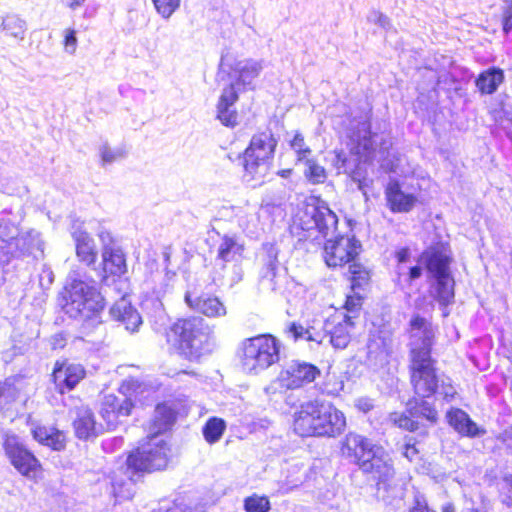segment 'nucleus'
<instances>
[{"mask_svg": "<svg viewBox=\"0 0 512 512\" xmlns=\"http://www.w3.org/2000/svg\"><path fill=\"white\" fill-rule=\"evenodd\" d=\"M342 455L377 481L378 489L402 496L405 483L395 477L393 463L388 453L371 440L357 433H348L341 444Z\"/></svg>", "mask_w": 512, "mask_h": 512, "instance_id": "obj_1", "label": "nucleus"}, {"mask_svg": "<svg viewBox=\"0 0 512 512\" xmlns=\"http://www.w3.org/2000/svg\"><path fill=\"white\" fill-rule=\"evenodd\" d=\"M166 339L189 360H197L215 347L212 328L199 316L177 319L166 330Z\"/></svg>", "mask_w": 512, "mask_h": 512, "instance_id": "obj_2", "label": "nucleus"}, {"mask_svg": "<svg viewBox=\"0 0 512 512\" xmlns=\"http://www.w3.org/2000/svg\"><path fill=\"white\" fill-rule=\"evenodd\" d=\"M282 343L270 334H262L242 341L239 357L243 370L258 374L277 363Z\"/></svg>", "mask_w": 512, "mask_h": 512, "instance_id": "obj_3", "label": "nucleus"}, {"mask_svg": "<svg viewBox=\"0 0 512 512\" xmlns=\"http://www.w3.org/2000/svg\"><path fill=\"white\" fill-rule=\"evenodd\" d=\"M277 140L271 131L255 134L244 152V175L246 182L262 183L271 166Z\"/></svg>", "mask_w": 512, "mask_h": 512, "instance_id": "obj_4", "label": "nucleus"}, {"mask_svg": "<svg viewBox=\"0 0 512 512\" xmlns=\"http://www.w3.org/2000/svg\"><path fill=\"white\" fill-rule=\"evenodd\" d=\"M65 312L72 318H90L104 307L103 297L96 287L83 280L74 279L66 287Z\"/></svg>", "mask_w": 512, "mask_h": 512, "instance_id": "obj_5", "label": "nucleus"}, {"mask_svg": "<svg viewBox=\"0 0 512 512\" xmlns=\"http://www.w3.org/2000/svg\"><path fill=\"white\" fill-rule=\"evenodd\" d=\"M169 448L159 435H150L127 457V467L135 472H152L167 466Z\"/></svg>", "mask_w": 512, "mask_h": 512, "instance_id": "obj_6", "label": "nucleus"}, {"mask_svg": "<svg viewBox=\"0 0 512 512\" xmlns=\"http://www.w3.org/2000/svg\"><path fill=\"white\" fill-rule=\"evenodd\" d=\"M436 332L437 328L433 325L430 319L423 317L418 313L412 314L406 328L409 358L416 359L431 357V350L435 341Z\"/></svg>", "mask_w": 512, "mask_h": 512, "instance_id": "obj_7", "label": "nucleus"}, {"mask_svg": "<svg viewBox=\"0 0 512 512\" xmlns=\"http://www.w3.org/2000/svg\"><path fill=\"white\" fill-rule=\"evenodd\" d=\"M361 244L354 236H339L328 239L324 245V260L329 267L351 264L360 253Z\"/></svg>", "mask_w": 512, "mask_h": 512, "instance_id": "obj_8", "label": "nucleus"}, {"mask_svg": "<svg viewBox=\"0 0 512 512\" xmlns=\"http://www.w3.org/2000/svg\"><path fill=\"white\" fill-rule=\"evenodd\" d=\"M411 383L415 394L420 398H429L438 389V378L432 357L410 359Z\"/></svg>", "mask_w": 512, "mask_h": 512, "instance_id": "obj_9", "label": "nucleus"}, {"mask_svg": "<svg viewBox=\"0 0 512 512\" xmlns=\"http://www.w3.org/2000/svg\"><path fill=\"white\" fill-rule=\"evenodd\" d=\"M303 230H317L324 238L334 233L338 218L336 214L324 203L319 205L307 204L299 217Z\"/></svg>", "mask_w": 512, "mask_h": 512, "instance_id": "obj_10", "label": "nucleus"}, {"mask_svg": "<svg viewBox=\"0 0 512 512\" xmlns=\"http://www.w3.org/2000/svg\"><path fill=\"white\" fill-rule=\"evenodd\" d=\"M353 316L345 313H336L328 318L323 324L322 335L324 340L336 349H344L351 340V333L354 329Z\"/></svg>", "mask_w": 512, "mask_h": 512, "instance_id": "obj_11", "label": "nucleus"}, {"mask_svg": "<svg viewBox=\"0 0 512 512\" xmlns=\"http://www.w3.org/2000/svg\"><path fill=\"white\" fill-rule=\"evenodd\" d=\"M320 375V370L313 364L294 360L279 375L283 387L298 389L313 382Z\"/></svg>", "mask_w": 512, "mask_h": 512, "instance_id": "obj_12", "label": "nucleus"}, {"mask_svg": "<svg viewBox=\"0 0 512 512\" xmlns=\"http://www.w3.org/2000/svg\"><path fill=\"white\" fill-rule=\"evenodd\" d=\"M132 401L127 397L105 395L100 404L99 414L108 430L115 429L123 419L131 414Z\"/></svg>", "mask_w": 512, "mask_h": 512, "instance_id": "obj_13", "label": "nucleus"}, {"mask_svg": "<svg viewBox=\"0 0 512 512\" xmlns=\"http://www.w3.org/2000/svg\"><path fill=\"white\" fill-rule=\"evenodd\" d=\"M321 404L317 401L303 403L294 413L293 430L301 437H317L318 423L321 418L318 417Z\"/></svg>", "mask_w": 512, "mask_h": 512, "instance_id": "obj_14", "label": "nucleus"}, {"mask_svg": "<svg viewBox=\"0 0 512 512\" xmlns=\"http://www.w3.org/2000/svg\"><path fill=\"white\" fill-rule=\"evenodd\" d=\"M317 415L321 418L317 437H336L344 431L346 418L335 406L323 403Z\"/></svg>", "mask_w": 512, "mask_h": 512, "instance_id": "obj_15", "label": "nucleus"}, {"mask_svg": "<svg viewBox=\"0 0 512 512\" xmlns=\"http://www.w3.org/2000/svg\"><path fill=\"white\" fill-rule=\"evenodd\" d=\"M71 236L75 242L78 260L87 266H92L97 260V250L93 238L83 228V222L75 220L71 226Z\"/></svg>", "mask_w": 512, "mask_h": 512, "instance_id": "obj_16", "label": "nucleus"}, {"mask_svg": "<svg viewBox=\"0 0 512 512\" xmlns=\"http://www.w3.org/2000/svg\"><path fill=\"white\" fill-rule=\"evenodd\" d=\"M76 437L88 440L97 437L103 431L102 424H97L94 413L88 406H78L70 411Z\"/></svg>", "mask_w": 512, "mask_h": 512, "instance_id": "obj_17", "label": "nucleus"}, {"mask_svg": "<svg viewBox=\"0 0 512 512\" xmlns=\"http://www.w3.org/2000/svg\"><path fill=\"white\" fill-rule=\"evenodd\" d=\"M185 302L190 309L208 318H220L227 314L226 306L216 296L209 294L193 296L190 292H187Z\"/></svg>", "mask_w": 512, "mask_h": 512, "instance_id": "obj_18", "label": "nucleus"}, {"mask_svg": "<svg viewBox=\"0 0 512 512\" xmlns=\"http://www.w3.org/2000/svg\"><path fill=\"white\" fill-rule=\"evenodd\" d=\"M4 448L12 465L24 476H28L32 469V455L24 448L20 439L15 436H7L4 441Z\"/></svg>", "mask_w": 512, "mask_h": 512, "instance_id": "obj_19", "label": "nucleus"}, {"mask_svg": "<svg viewBox=\"0 0 512 512\" xmlns=\"http://www.w3.org/2000/svg\"><path fill=\"white\" fill-rule=\"evenodd\" d=\"M237 100L238 92L235 84L232 83L222 90L217 104V119L227 127L237 125L238 114L234 109Z\"/></svg>", "mask_w": 512, "mask_h": 512, "instance_id": "obj_20", "label": "nucleus"}, {"mask_svg": "<svg viewBox=\"0 0 512 512\" xmlns=\"http://www.w3.org/2000/svg\"><path fill=\"white\" fill-rule=\"evenodd\" d=\"M351 153L357 155L360 159H368L375 151V141L370 131V123L367 121L361 122L358 125L357 131H354L350 136L349 142Z\"/></svg>", "mask_w": 512, "mask_h": 512, "instance_id": "obj_21", "label": "nucleus"}, {"mask_svg": "<svg viewBox=\"0 0 512 512\" xmlns=\"http://www.w3.org/2000/svg\"><path fill=\"white\" fill-rule=\"evenodd\" d=\"M392 337L388 332L376 331L369 335L367 342V359L377 365L386 361L391 353Z\"/></svg>", "mask_w": 512, "mask_h": 512, "instance_id": "obj_22", "label": "nucleus"}, {"mask_svg": "<svg viewBox=\"0 0 512 512\" xmlns=\"http://www.w3.org/2000/svg\"><path fill=\"white\" fill-rule=\"evenodd\" d=\"M264 69V60L247 58L235 63L233 71L237 74V85L243 86L245 89L253 90L255 88L254 81L259 77Z\"/></svg>", "mask_w": 512, "mask_h": 512, "instance_id": "obj_23", "label": "nucleus"}, {"mask_svg": "<svg viewBox=\"0 0 512 512\" xmlns=\"http://www.w3.org/2000/svg\"><path fill=\"white\" fill-rule=\"evenodd\" d=\"M385 195L390 210L395 213L409 212L417 202V198L413 194L403 192L396 181L388 183Z\"/></svg>", "mask_w": 512, "mask_h": 512, "instance_id": "obj_24", "label": "nucleus"}, {"mask_svg": "<svg viewBox=\"0 0 512 512\" xmlns=\"http://www.w3.org/2000/svg\"><path fill=\"white\" fill-rule=\"evenodd\" d=\"M446 418L449 425L462 436L476 437L485 434V430L480 429L462 409L452 408L447 412Z\"/></svg>", "mask_w": 512, "mask_h": 512, "instance_id": "obj_25", "label": "nucleus"}, {"mask_svg": "<svg viewBox=\"0 0 512 512\" xmlns=\"http://www.w3.org/2000/svg\"><path fill=\"white\" fill-rule=\"evenodd\" d=\"M111 316L125 326L126 330L135 332L142 324L138 311L125 299L121 298L110 309Z\"/></svg>", "mask_w": 512, "mask_h": 512, "instance_id": "obj_26", "label": "nucleus"}, {"mask_svg": "<svg viewBox=\"0 0 512 512\" xmlns=\"http://www.w3.org/2000/svg\"><path fill=\"white\" fill-rule=\"evenodd\" d=\"M55 382L63 392V386L68 390L73 389L85 376V370L80 364H67L56 367L53 371Z\"/></svg>", "mask_w": 512, "mask_h": 512, "instance_id": "obj_27", "label": "nucleus"}, {"mask_svg": "<svg viewBox=\"0 0 512 512\" xmlns=\"http://www.w3.org/2000/svg\"><path fill=\"white\" fill-rule=\"evenodd\" d=\"M244 246L235 236L224 235L217 247V260L224 263L238 262L242 258Z\"/></svg>", "mask_w": 512, "mask_h": 512, "instance_id": "obj_28", "label": "nucleus"}, {"mask_svg": "<svg viewBox=\"0 0 512 512\" xmlns=\"http://www.w3.org/2000/svg\"><path fill=\"white\" fill-rule=\"evenodd\" d=\"M34 440L52 450L60 451L64 449L66 439L65 434L54 427H37L34 429Z\"/></svg>", "mask_w": 512, "mask_h": 512, "instance_id": "obj_29", "label": "nucleus"}, {"mask_svg": "<svg viewBox=\"0 0 512 512\" xmlns=\"http://www.w3.org/2000/svg\"><path fill=\"white\" fill-rule=\"evenodd\" d=\"M104 272L122 275L127 271L124 253L119 248H105L102 252Z\"/></svg>", "mask_w": 512, "mask_h": 512, "instance_id": "obj_30", "label": "nucleus"}, {"mask_svg": "<svg viewBox=\"0 0 512 512\" xmlns=\"http://www.w3.org/2000/svg\"><path fill=\"white\" fill-rule=\"evenodd\" d=\"M504 80V73L500 68H489L482 72L477 80L476 86L483 94H493Z\"/></svg>", "mask_w": 512, "mask_h": 512, "instance_id": "obj_31", "label": "nucleus"}, {"mask_svg": "<svg viewBox=\"0 0 512 512\" xmlns=\"http://www.w3.org/2000/svg\"><path fill=\"white\" fill-rule=\"evenodd\" d=\"M263 249L266 253V264L265 269L261 275V282L264 285L266 282L269 283V287L274 290L275 285L273 280L276 276V270L278 267V249L273 243H265Z\"/></svg>", "mask_w": 512, "mask_h": 512, "instance_id": "obj_32", "label": "nucleus"}, {"mask_svg": "<svg viewBox=\"0 0 512 512\" xmlns=\"http://www.w3.org/2000/svg\"><path fill=\"white\" fill-rule=\"evenodd\" d=\"M431 293L440 305L447 306L452 303L454 299V280L451 275L436 278Z\"/></svg>", "mask_w": 512, "mask_h": 512, "instance_id": "obj_33", "label": "nucleus"}, {"mask_svg": "<svg viewBox=\"0 0 512 512\" xmlns=\"http://www.w3.org/2000/svg\"><path fill=\"white\" fill-rule=\"evenodd\" d=\"M174 410L166 404H158L155 408L152 434L159 435L166 431L175 421Z\"/></svg>", "mask_w": 512, "mask_h": 512, "instance_id": "obj_34", "label": "nucleus"}, {"mask_svg": "<svg viewBox=\"0 0 512 512\" xmlns=\"http://www.w3.org/2000/svg\"><path fill=\"white\" fill-rule=\"evenodd\" d=\"M288 333H290L295 341L306 340L313 341L318 344L323 343L324 336L322 331L317 329L315 326L304 327L299 323H291L288 327Z\"/></svg>", "mask_w": 512, "mask_h": 512, "instance_id": "obj_35", "label": "nucleus"}, {"mask_svg": "<svg viewBox=\"0 0 512 512\" xmlns=\"http://www.w3.org/2000/svg\"><path fill=\"white\" fill-rule=\"evenodd\" d=\"M426 267L434 279L450 275L449 258L441 252L435 251L429 254Z\"/></svg>", "mask_w": 512, "mask_h": 512, "instance_id": "obj_36", "label": "nucleus"}, {"mask_svg": "<svg viewBox=\"0 0 512 512\" xmlns=\"http://www.w3.org/2000/svg\"><path fill=\"white\" fill-rule=\"evenodd\" d=\"M225 429L226 423L223 419L212 417L203 426L202 433L208 443L214 444L220 440Z\"/></svg>", "mask_w": 512, "mask_h": 512, "instance_id": "obj_37", "label": "nucleus"}, {"mask_svg": "<svg viewBox=\"0 0 512 512\" xmlns=\"http://www.w3.org/2000/svg\"><path fill=\"white\" fill-rule=\"evenodd\" d=\"M304 163V176L306 179L312 184H321L324 183L327 179V173L323 166L318 164L314 159L307 158L302 161Z\"/></svg>", "mask_w": 512, "mask_h": 512, "instance_id": "obj_38", "label": "nucleus"}, {"mask_svg": "<svg viewBox=\"0 0 512 512\" xmlns=\"http://www.w3.org/2000/svg\"><path fill=\"white\" fill-rule=\"evenodd\" d=\"M409 405L412 417H423L431 423L437 421L438 413L436 409L431 403L423 400V398L420 401H415V405H412V402H410Z\"/></svg>", "mask_w": 512, "mask_h": 512, "instance_id": "obj_39", "label": "nucleus"}, {"mask_svg": "<svg viewBox=\"0 0 512 512\" xmlns=\"http://www.w3.org/2000/svg\"><path fill=\"white\" fill-rule=\"evenodd\" d=\"M349 274L351 275V288L354 291L368 284L370 280L369 271L355 260L349 264Z\"/></svg>", "mask_w": 512, "mask_h": 512, "instance_id": "obj_40", "label": "nucleus"}, {"mask_svg": "<svg viewBox=\"0 0 512 512\" xmlns=\"http://www.w3.org/2000/svg\"><path fill=\"white\" fill-rule=\"evenodd\" d=\"M243 508L246 512H269L271 503L268 497L254 493L244 499Z\"/></svg>", "mask_w": 512, "mask_h": 512, "instance_id": "obj_41", "label": "nucleus"}, {"mask_svg": "<svg viewBox=\"0 0 512 512\" xmlns=\"http://www.w3.org/2000/svg\"><path fill=\"white\" fill-rule=\"evenodd\" d=\"M2 28L6 35L14 38H22L24 34V22L15 15L6 16L2 21Z\"/></svg>", "mask_w": 512, "mask_h": 512, "instance_id": "obj_42", "label": "nucleus"}, {"mask_svg": "<svg viewBox=\"0 0 512 512\" xmlns=\"http://www.w3.org/2000/svg\"><path fill=\"white\" fill-rule=\"evenodd\" d=\"M99 154L102 165H107L123 159L126 156V151L122 147L112 148L107 142H104L99 147Z\"/></svg>", "mask_w": 512, "mask_h": 512, "instance_id": "obj_43", "label": "nucleus"}, {"mask_svg": "<svg viewBox=\"0 0 512 512\" xmlns=\"http://www.w3.org/2000/svg\"><path fill=\"white\" fill-rule=\"evenodd\" d=\"M344 388V382L334 373H327L324 381L320 385L322 393L327 395H338Z\"/></svg>", "mask_w": 512, "mask_h": 512, "instance_id": "obj_44", "label": "nucleus"}, {"mask_svg": "<svg viewBox=\"0 0 512 512\" xmlns=\"http://www.w3.org/2000/svg\"><path fill=\"white\" fill-rule=\"evenodd\" d=\"M153 5L159 15L164 19H169L180 7L181 0H152Z\"/></svg>", "mask_w": 512, "mask_h": 512, "instance_id": "obj_45", "label": "nucleus"}, {"mask_svg": "<svg viewBox=\"0 0 512 512\" xmlns=\"http://www.w3.org/2000/svg\"><path fill=\"white\" fill-rule=\"evenodd\" d=\"M291 148L297 154V161L302 162L309 158L311 149L305 144L304 137L301 133H296L290 142Z\"/></svg>", "mask_w": 512, "mask_h": 512, "instance_id": "obj_46", "label": "nucleus"}, {"mask_svg": "<svg viewBox=\"0 0 512 512\" xmlns=\"http://www.w3.org/2000/svg\"><path fill=\"white\" fill-rule=\"evenodd\" d=\"M390 421L403 429L409 430V431H415L418 429V423L405 415L404 413H391L389 416Z\"/></svg>", "mask_w": 512, "mask_h": 512, "instance_id": "obj_47", "label": "nucleus"}, {"mask_svg": "<svg viewBox=\"0 0 512 512\" xmlns=\"http://www.w3.org/2000/svg\"><path fill=\"white\" fill-rule=\"evenodd\" d=\"M39 287L45 293L46 290L50 289L54 281V273L50 266L42 264L41 272L38 275Z\"/></svg>", "mask_w": 512, "mask_h": 512, "instance_id": "obj_48", "label": "nucleus"}, {"mask_svg": "<svg viewBox=\"0 0 512 512\" xmlns=\"http://www.w3.org/2000/svg\"><path fill=\"white\" fill-rule=\"evenodd\" d=\"M502 7V24L503 31L508 34L512 31V0H503Z\"/></svg>", "mask_w": 512, "mask_h": 512, "instance_id": "obj_49", "label": "nucleus"}, {"mask_svg": "<svg viewBox=\"0 0 512 512\" xmlns=\"http://www.w3.org/2000/svg\"><path fill=\"white\" fill-rule=\"evenodd\" d=\"M367 20L368 22L376 24L385 30H388L391 27L389 18L376 10H373L368 14Z\"/></svg>", "mask_w": 512, "mask_h": 512, "instance_id": "obj_50", "label": "nucleus"}, {"mask_svg": "<svg viewBox=\"0 0 512 512\" xmlns=\"http://www.w3.org/2000/svg\"><path fill=\"white\" fill-rule=\"evenodd\" d=\"M410 258V250L408 248H401L396 252V259L398 261L397 265V273L399 277L406 275V266L405 263L408 262Z\"/></svg>", "mask_w": 512, "mask_h": 512, "instance_id": "obj_51", "label": "nucleus"}, {"mask_svg": "<svg viewBox=\"0 0 512 512\" xmlns=\"http://www.w3.org/2000/svg\"><path fill=\"white\" fill-rule=\"evenodd\" d=\"M64 46L65 50L73 54L77 46L76 31L73 29H66L64 31Z\"/></svg>", "mask_w": 512, "mask_h": 512, "instance_id": "obj_52", "label": "nucleus"}, {"mask_svg": "<svg viewBox=\"0 0 512 512\" xmlns=\"http://www.w3.org/2000/svg\"><path fill=\"white\" fill-rule=\"evenodd\" d=\"M332 164L336 168L338 174L348 172L347 158L343 152H334Z\"/></svg>", "mask_w": 512, "mask_h": 512, "instance_id": "obj_53", "label": "nucleus"}, {"mask_svg": "<svg viewBox=\"0 0 512 512\" xmlns=\"http://www.w3.org/2000/svg\"><path fill=\"white\" fill-rule=\"evenodd\" d=\"M361 306V296L354 295V296H347V300L345 303V308L348 312H355L357 311Z\"/></svg>", "mask_w": 512, "mask_h": 512, "instance_id": "obj_54", "label": "nucleus"}, {"mask_svg": "<svg viewBox=\"0 0 512 512\" xmlns=\"http://www.w3.org/2000/svg\"><path fill=\"white\" fill-rule=\"evenodd\" d=\"M410 512H434L428 508L427 502L423 496H417L415 498V505Z\"/></svg>", "mask_w": 512, "mask_h": 512, "instance_id": "obj_55", "label": "nucleus"}, {"mask_svg": "<svg viewBox=\"0 0 512 512\" xmlns=\"http://www.w3.org/2000/svg\"><path fill=\"white\" fill-rule=\"evenodd\" d=\"M439 393L443 395L444 399L449 401L456 394V390L450 383H445V381L443 380Z\"/></svg>", "mask_w": 512, "mask_h": 512, "instance_id": "obj_56", "label": "nucleus"}, {"mask_svg": "<svg viewBox=\"0 0 512 512\" xmlns=\"http://www.w3.org/2000/svg\"><path fill=\"white\" fill-rule=\"evenodd\" d=\"M155 323L159 325H164L167 320V314L163 308V304L158 301L157 308L155 310Z\"/></svg>", "mask_w": 512, "mask_h": 512, "instance_id": "obj_57", "label": "nucleus"}, {"mask_svg": "<svg viewBox=\"0 0 512 512\" xmlns=\"http://www.w3.org/2000/svg\"><path fill=\"white\" fill-rule=\"evenodd\" d=\"M418 454V450L414 446V444L406 443L403 446L402 455L406 457L409 461H412L416 458Z\"/></svg>", "mask_w": 512, "mask_h": 512, "instance_id": "obj_58", "label": "nucleus"}, {"mask_svg": "<svg viewBox=\"0 0 512 512\" xmlns=\"http://www.w3.org/2000/svg\"><path fill=\"white\" fill-rule=\"evenodd\" d=\"M356 407L363 412H369L373 408V403L369 398H359L356 400Z\"/></svg>", "mask_w": 512, "mask_h": 512, "instance_id": "obj_59", "label": "nucleus"}, {"mask_svg": "<svg viewBox=\"0 0 512 512\" xmlns=\"http://www.w3.org/2000/svg\"><path fill=\"white\" fill-rule=\"evenodd\" d=\"M98 237H99L100 241L103 244V250L105 248H113L111 246L112 242H113V239H112V236H111L110 232H108V231H100L99 234H98Z\"/></svg>", "mask_w": 512, "mask_h": 512, "instance_id": "obj_60", "label": "nucleus"}, {"mask_svg": "<svg viewBox=\"0 0 512 512\" xmlns=\"http://www.w3.org/2000/svg\"><path fill=\"white\" fill-rule=\"evenodd\" d=\"M407 270V267H406ZM422 275V268L420 266H412L408 268V280L413 281Z\"/></svg>", "mask_w": 512, "mask_h": 512, "instance_id": "obj_61", "label": "nucleus"}, {"mask_svg": "<svg viewBox=\"0 0 512 512\" xmlns=\"http://www.w3.org/2000/svg\"><path fill=\"white\" fill-rule=\"evenodd\" d=\"M242 277H243L242 268L239 265L234 264L233 265V277L231 279V285H234V284L240 282L242 280Z\"/></svg>", "mask_w": 512, "mask_h": 512, "instance_id": "obj_62", "label": "nucleus"}, {"mask_svg": "<svg viewBox=\"0 0 512 512\" xmlns=\"http://www.w3.org/2000/svg\"><path fill=\"white\" fill-rule=\"evenodd\" d=\"M497 439L503 443L512 439V425L504 429L498 436Z\"/></svg>", "mask_w": 512, "mask_h": 512, "instance_id": "obj_63", "label": "nucleus"}, {"mask_svg": "<svg viewBox=\"0 0 512 512\" xmlns=\"http://www.w3.org/2000/svg\"><path fill=\"white\" fill-rule=\"evenodd\" d=\"M86 0H61V2L68 8L75 10L81 7Z\"/></svg>", "mask_w": 512, "mask_h": 512, "instance_id": "obj_64", "label": "nucleus"}]
</instances>
